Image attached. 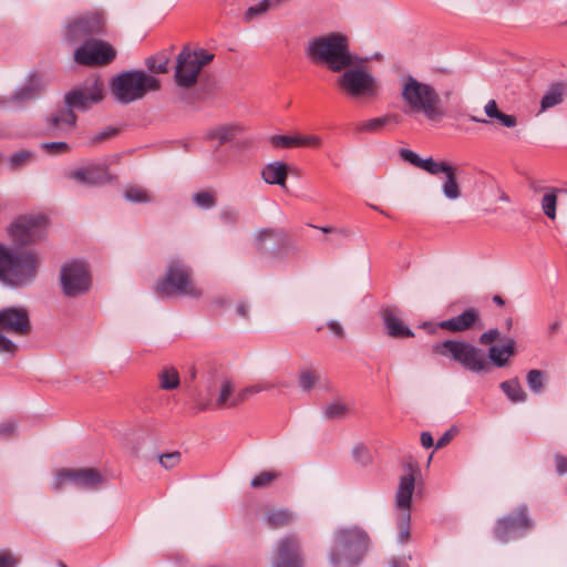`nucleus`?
I'll return each mask as SVG.
<instances>
[{
	"mask_svg": "<svg viewBox=\"0 0 567 567\" xmlns=\"http://www.w3.org/2000/svg\"><path fill=\"white\" fill-rule=\"evenodd\" d=\"M433 352L451 357L464 369L474 373H488L491 371L484 351L471 342L461 340H445L433 344Z\"/></svg>",
	"mask_w": 567,
	"mask_h": 567,
	"instance_id": "9",
	"label": "nucleus"
},
{
	"mask_svg": "<svg viewBox=\"0 0 567 567\" xmlns=\"http://www.w3.org/2000/svg\"><path fill=\"white\" fill-rule=\"evenodd\" d=\"M532 528L533 522L527 515V506L522 505L516 514L498 519L494 533L499 542L507 543L523 537Z\"/></svg>",
	"mask_w": 567,
	"mask_h": 567,
	"instance_id": "16",
	"label": "nucleus"
},
{
	"mask_svg": "<svg viewBox=\"0 0 567 567\" xmlns=\"http://www.w3.org/2000/svg\"><path fill=\"white\" fill-rule=\"evenodd\" d=\"M457 433V430L455 427H452L450 430H447L436 442L435 444V447L436 449H441L443 446H445L452 439L453 436Z\"/></svg>",
	"mask_w": 567,
	"mask_h": 567,
	"instance_id": "58",
	"label": "nucleus"
},
{
	"mask_svg": "<svg viewBox=\"0 0 567 567\" xmlns=\"http://www.w3.org/2000/svg\"><path fill=\"white\" fill-rule=\"evenodd\" d=\"M421 444L425 449H430L434 445L433 436L430 432H422L421 433Z\"/></svg>",
	"mask_w": 567,
	"mask_h": 567,
	"instance_id": "61",
	"label": "nucleus"
},
{
	"mask_svg": "<svg viewBox=\"0 0 567 567\" xmlns=\"http://www.w3.org/2000/svg\"><path fill=\"white\" fill-rule=\"evenodd\" d=\"M556 206H557V189L551 188L550 192L546 193L542 198V209L544 214L550 218H556Z\"/></svg>",
	"mask_w": 567,
	"mask_h": 567,
	"instance_id": "39",
	"label": "nucleus"
},
{
	"mask_svg": "<svg viewBox=\"0 0 567 567\" xmlns=\"http://www.w3.org/2000/svg\"><path fill=\"white\" fill-rule=\"evenodd\" d=\"M357 63L343 69L336 79L340 92L355 101L374 100L380 94V82L367 68Z\"/></svg>",
	"mask_w": 567,
	"mask_h": 567,
	"instance_id": "7",
	"label": "nucleus"
},
{
	"mask_svg": "<svg viewBox=\"0 0 567 567\" xmlns=\"http://www.w3.org/2000/svg\"><path fill=\"white\" fill-rule=\"evenodd\" d=\"M0 330L16 336L29 334L31 322L27 309L18 306L2 308L0 310Z\"/></svg>",
	"mask_w": 567,
	"mask_h": 567,
	"instance_id": "21",
	"label": "nucleus"
},
{
	"mask_svg": "<svg viewBox=\"0 0 567 567\" xmlns=\"http://www.w3.org/2000/svg\"><path fill=\"white\" fill-rule=\"evenodd\" d=\"M544 372L540 370H530L527 373L526 381L529 390L534 393H540L544 388Z\"/></svg>",
	"mask_w": 567,
	"mask_h": 567,
	"instance_id": "43",
	"label": "nucleus"
},
{
	"mask_svg": "<svg viewBox=\"0 0 567 567\" xmlns=\"http://www.w3.org/2000/svg\"><path fill=\"white\" fill-rule=\"evenodd\" d=\"M168 63L169 59L163 53L148 56L145 60L147 69L155 74L166 73L168 71Z\"/></svg>",
	"mask_w": 567,
	"mask_h": 567,
	"instance_id": "38",
	"label": "nucleus"
},
{
	"mask_svg": "<svg viewBox=\"0 0 567 567\" xmlns=\"http://www.w3.org/2000/svg\"><path fill=\"white\" fill-rule=\"evenodd\" d=\"M2 331L3 330H0V352L13 355L18 347L11 339L6 337Z\"/></svg>",
	"mask_w": 567,
	"mask_h": 567,
	"instance_id": "52",
	"label": "nucleus"
},
{
	"mask_svg": "<svg viewBox=\"0 0 567 567\" xmlns=\"http://www.w3.org/2000/svg\"><path fill=\"white\" fill-rule=\"evenodd\" d=\"M124 197L126 200L134 204L150 203L151 196L147 192L140 187H130L124 192Z\"/></svg>",
	"mask_w": 567,
	"mask_h": 567,
	"instance_id": "44",
	"label": "nucleus"
},
{
	"mask_svg": "<svg viewBox=\"0 0 567 567\" xmlns=\"http://www.w3.org/2000/svg\"><path fill=\"white\" fill-rule=\"evenodd\" d=\"M305 54L313 64L323 65L333 73H340L348 66L365 61L351 52L349 38L341 32L310 38L306 43Z\"/></svg>",
	"mask_w": 567,
	"mask_h": 567,
	"instance_id": "2",
	"label": "nucleus"
},
{
	"mask_svg": "<svg viewBox=\"0 0 567 567\" xmlns=\"http://www.w3.org/2000/svg\"><path fill=\"white\" fill-rule=\"evenodd\" d=\"M328 329L338 338L342 339L344 337V330L342 324L337 320H329L327 322Z\"/></svg>",
	"mask_w": 567,
	"mask_h": 567,
	"instance_id": "59",
	"label": "nucleus"
},
{
	"mask_svg": "<svg viewBox=\"0 0 567 567\" xmlns=\"http://www.w3.org/2000/svg\"><path fill=\"white\" fill-rule=\"evenodd\" d=\"M286 238V234L281 229H275V228H262L256 231L255 234V240L258 249H262L264 244L267 239H274L277 243L284 241Z\"/></svg>",
	"mask_w": 567,
	"mask_h": 567,
	"instance_id": "36",
	"label": "nucleus"
},
{
	"mask_svg": "<svg viewBox=\"0 0 567 567\" xmlns=\"http://www.w3.org/2000/svg\"><path fill=\"white\" fill-rule=\"evenodd\" d=\"M240 403L241 401L238 400V393L235 394L234 384L228 379L221 381L219 392L215 401L204 399L200 394L195 399V406L198 412L214 409H229L237 406Z\"/></svg>",
	"mask_w": 567,
	"mask_h": 567,
	"instance_id": "22",
	"label": "nucleus"
},
{
	"mask_svg": "<svg viewBox=\"0 0 567 567\" xmlns=\"http://www.w3.org/2000/svg\"><path fill=\"white\" fill-rule=\"evenodd\" d=\"M394 118H395L394 115H389V114L380 116V117H373V118H370V120L359 123L357 125V130L359 132H364V133H370V134L379 133L389 123H391V121Z\"/></svg>",
	"mask_w": 567,
	"mask_h": 567,
	"instance_id": "35",
	"label": "nucleus"
},
{
	"mask_svg": "<svg viewBox=\"0 0 567 567\" xmlns=\"http://www.w3.org/2000/svg\"><path fill=\"white\" fill-rule=\"evenodd\" d=\"M19 558L10 550H0V567H18Z\"/></svg>",
	"mask_w": 567,
	"mask_h": 567,
	"instance_id": "51",
	"label": "nucleus"
},
{
	"mask_svg": "<svg viewBox=\"0 0 567 567\" xmlns=\"http://www.w3.org/2000/svg\"><path fill=\"white\" fill-rule=\"evenodd\" d=\"M45 235L43 216H22L9 228V236L17 245H29L41 240Z\"/></svg>",
	"mask_w": 567,
	"mask_h": 567,
	"instance_id": "17",
	"label": "nucleus"
},
{
	"mask_svg": "<svg viewBox=\"0 0 567 567\" xmlns=\"http://www.w3.org/2000/svg\"><path fill=\"white\" fill-rule=\"evenodd\" d=\"M556 471L559 475L567 474V458L561 454L555 455Z\"/></svg>",
	"mask_w": 567,
	"mask_h": 567,
	"instance_id": "60",
	"label": "nucleus"
},
{
	"mask_svg": "<svg viewBox=\"0 0 567 567\" xmlns=\"http://www.w3.org/2000/svg\"><path fill=\"white\" fill-rule=\"evenodd\" d=\"M192 268L182 259L173 258L165 271V276L156 284V292L162 297L174 293L198 299L203 291L192 280Z\"/></svg>",
	"mask_w": 567,
	"mask_h": 567,
	"instance_id": "8",
	"label": "nucleus"
},
{
	"mask_svg": "<svg viewBox=\"0 0 567 567\" xmlns=\"http://www.w3.org/2000/svg\"><path fill=\"white\" fill-rule=\"evenodd\" d=\"M297 515L288 508H276L265 515V522L272 528L286 527L296 522Z\"/></svg>",
	"mask_w": 567,
	"mask_h": 567,
	"instance_id": "30",
	"label": "nucleus"
},
{
	"mask_svg": "<svg viewBox=\"0 0 567 567\" xmlns=\"http://www.w3.org/2000/svg\"><path fill=\"white\" fill-rule=\"evenodd\" d=\"M163 390H174L179 385V374L175 368H165L158 375Z\"/></svg>",
	"mask_w": 567,
	"mask_h": 567,
	"instance_id": "37",
	"label": "nucleus"
},
{
	"mask_svg": "<svg viewBox=\"0 0 567 567\" xmlns=\"http://www.w3.org/2000/svg\"><path fill=\"white\" fill-rule=\"evenodd\" d=\"M501 338V332L498 329H489L481 334L480 342L482 344H492L494 341Z\"/></svg>",
	"mask_w": 567,
	"mask_h": 567,
	"instance_id": "55",
	"label": "nucleus"
},
{
	"mask_svg": "<svg viewBox=\"0 0 567 567\" xmlns=\"http://www.w3.org/2000/svg\"><path fill=\"white\" fill-rule=\"evenodd\" d=\"M47 86L48 81L42 74L31 72L11 94L0 100V104L9 107H22L29 102L38 100Z\"/></svg>",
	"mask_w": 567,
	"mask_h": 567,
	"instance_id": "13",
	"label": "nucleus"
},
{
	"mask_svg": "<svg viewBox=\"0 0 567 567\" xmlns=\"http://www.w3.org/2000/svg\"><path fill=\"white\" fill-rule=\"evenodd\" d=\"M214 54L205 49L190 50L185 47L176 58L175 82L183 89L196 84L200 70L210 63Z\"/></svg>",
	"mask_w": 567,
	"mask_h": 567,
	"instance_id": "11",
	"label": "nucleus"
},
{
	"mask_svg": "<svg viewBox=\"0 0 567 567\" xmlns=\"http://www.w3.org/2000/svg\"><path fill=\"white\" fill-rule=\"evenodd\" d=\"M275 388V383H271V382H267V383H256V384H252V385H249V386H246L244 389H241L239 392H238V400L243 402H245L246 400L249 399V396L254 395V394H257V393H260L262 391H267V390H270Z\"/></svg>",
	"mask_w": 567,
	"mask_h": 567,
	"instance_id": "41",
	"label": "nucleus"
},
{
	"mask_svg": "<svg viewBox=\"0 0 567 567\" xmlns=\"http://www.w3.org/2000/svg\"><path fill=\"white\" fill-rule=\"evenodd\" d=\"M69 178L80 185L96 187L112 181L107 164L102 161L85 163L68 174Z\"/></svg>",
	"mask_w": 567,
	"mask_h": 567,
	"instance_id": "19",
	"label": "nucleus"
},
{
	"mask_svg": "<svg viewBox=\"0 0 567 567\" xmlns=\"http://www.w3.org/2000/svg\"><path fill=\"white\" fill-rule=\"evenodd\" d=\"M41 259L34 250H17L0 244V282L27 288L38 278Z\"/></svg>",
	"mask_w": 567,
	"mask_h": 567,
	"instance_id": "4",
	"label": "nucleus"
},
{
	"mask_svg": "<svg viewBox=\"0 0 567 567\" xmlns=\"http://www.w3.org/2000/svg\"><path fill=\"white\" fill-rule=\"evenodd\" d=\"M17 429L16 422L8 420L0 423V436H10L14 434Z\"/></svg>",
	"mask_w": 567,
	"mask_h": 567,
	"instance_id": "57",
	"label": "nucleus"
},
{
	"mask_svg": "<svg viewBox=\"0 0 567 567\" xmlns=\"http://www.w3.org/2000/svg\"><path fill=\"white\" fill-rule=\"evenodd\" d=\"M444 175L441 185L443 196L447 200H457L462 196L461 186L457 181V167L447 161H437L430 175Z\"/></svg>",
	"mask_w": 567,
	"mask_h": 567,
	"instance_id": "23",
	"label": "nucleus"
},
{
	"mask_svg": "<svg viewBox=\"0 0 567 567\" xmlns=\"http://www.w3.org/2000/svg\"><path fill=\"white\" fill-rule=\"evenodd\" d=\"M468 120L471 122H474V123H481V124H488L489 121L486 120V118H483V117H478V116H475V115H470L468 116Z\"/></svg>",
	"mask_w": 567,
	"mask_h": 567,
	"instance_id": "64",
	"label": "nucleus"
},
{
	"mask_svg": "<svg viewBox=\"0 0 567 567\" xmlns=\"http://www.w3.org/2000/svg\"><path fill=\"white\" fill-rule=\"evenodd\" d=\"M280 474L276 471H264L255 475L250 481V486L254 488H264L277 480Z\"/></svg>",
	"mask_w": 567,
	"mask_h": 567,
	"instance_id": "40",
	"label": "nucleus"
},
{
	"mask_svg": "<svg viewBox=\"0 0 567 567\" xmlns=\"http://www.w3.org/2000/svg\"><path fill=\"white\" fill-rule=\"evenodd\" d=\"M105 478L94 468L62 470L52 481V489L60 491L70 485L80 489L93 491L103 484Z\"/></svg>",
	"mask_w": 567,
	"mask_h": 567,
	"instance_id": "14",
	"label": "nucleus"
},
{
	"mask_svg": "<svg viewBox=\"0 0 567 567\" xmlns=\"http://www.w3.org/2000/svg\"><path fill=\"white\" fill-rule=\"evenodd\" d=\"M272 567H302V554L298 536L287 534L281 537L275 548Z\"/></svg>",
	"mask_w": 567,
	"mask_h": 567,
	"instance_id": "20",
	"label": "nucleus"
},
{
	"mask_svg": "<svg viewBox=\"0 0 567 567\" xmlns=\"http://www.w3.org/2000/svg\"><path fill=\"white\" fill-rule=\"evenodd\" d=\"M159 80L144 70H125L110 81V90L120 104H131L142 100L147 93L159 89Z\"/></svg>",
	"mask_w": 567,
	"mask_h": 567,
	"instance_id": "6",
	"label": "nucleus"
},
{
	"mask_svg": "<svg viewBox=\"0 0 567 567\" xmlns=\"http://www.w3.org/2000/svg\"><path fill=\"white\" fill-rule=\"evenodd\" d=\"M236 313L243 318L248 316V305L246 302H239L236 306Z\"/></svg>",
	"mask_w": 567,
	"mask_h": 567,
	"instance_id": "62",
	"label": "nucleus"
},
{
	"mask_svg": "<svg viewBox=\"0 0 567 567\" xmlns=\"http://www.w3.org/2000/svg\"><path fill=\"white\" fill-rule=\"evenodd\" d=\"M40 148L51 155L64 154L70 151V146L68 143L58 141V142H43L40 144Z\"/></svg>",
	"mask_w": 567,
	"mask_h": 567,
	"instance_id": "46",
	"label": "nucleus"
},
{
	"mask_svg": "<svg viewBox=\"0 0 567 567\" xmlns=\"http://www.w3.org/2000/svg\"><path fill=\"white\" fill-rule=\"evenodd\" d=\"M399 84L405 114H422L429 121H436L445 115L441 95L431 83L412 74H402Z\"/></svg>",
	"mask_w": 567,
	"mask_h": 567,
	"instance_id": "3",
	"label": "nucleus"
},
{
	"mask_svg": "<svg viewBox=\"0 0 567 567\" xmlns=\"http://www.w3.org/2000/svg\"><path fill=\"white\" fill-rule=\"evenodd\" d=\"M288 175V165L284 162L275 161L265 165L261 171V178L266 184L286 187Z\"/></svg>",
	"mask_w": 567,
	"mask_h": 567,
	"instance_id": "27",
	"label": "nucleus"
},
{
	"mask_svg": "<svg viewBox=\"0 0 567 567\" xmlns=\"http://www.w3.org/2000/svg\"><path fill=\"white\" fill-rule=\"evenodd\" d=\"M219 218L226 225H235L238 221V213L231 209H223L219 213Z\"/></svg>",
	"mask_w": 567,
	"mask_h": 567,
	"instance_id": "56",
	"label": "nucleus"
},
{
	"mask_svg": "<svg viewBox=\"0 0 567 567\" xmlns=\"http://www.w3.org/2000/svg\"><path fill=\"white\" fill-rule=\"evenodd\" d=\"M368 545L369 536L362 528H339L333 534L329 561L332 567H355L363 558Z\"/></svg>",
	"mask_w": 567,
	"mask_h": 567,
	"instance_id": "5",
	"label": "nucleus"
},
{
	"mask_svg": "<svg viewBox=\"0 0 567 567\" xmlns=\"http://www.w3.org/2000/svg\"><path fill=\"white\" fill-rule=\"evenodd\" d=\"M417 466L409 463L404 466V475L400 477L395 492L396 526L399 529L396 542L405 544L410 539L411 504L415 487L414 473Z\"/></svg>",
	"mask_w": 567,
	"mask_h": 567,
	"instance_id": "10",
	"label": "nucleus"
},
{
	"mask_svg": "<svg viewBox=\"0 0 567 567\" xmlns=\"http://www.w3.org/2000/svg\"><path fill=\"white\" fill-rule=\"evenodd\" d=\"M478 319V311L475 308H468L456 317L441 321L439 327L452 332H462L472 328Z\"/></svg>",
	"mask_w": 567,
	"mask_h": 567,
	"instance_id": "26",
	"label": "nucleus"
},
{
	"mask_svg": "<svg viewBox=\"0 0 567 567\" xmlns=\"http://www.w3.org/2000/svg\"><path fill=\"white\" fill-rule=\"evenodd\" d=\"M484 113L488 118L498 121L499 124L503 125L504 127L511 128L516 126L517 124L516 116L501 112L497 107L495 100H489L484 105Z\"/></svg>",
	"mask_w": 567,
	"mask_h": 567,
	"instance_id": "32",
	"label": "nucleus"
},
{
	"mask_svg": "<svg viewBox=\"0 0 567 567\" xmlns=\"http://www.w3.org/2000/svg\"><path fill=\"white\" fill-rule=\"evenodd\" d=\"M322 411L327 420H341L349 415L350 406L344 401L337 399L323 405Z\"/></svg>",
	"mask_w": 567,
	"mask_h": 567,
	"instance_id": "34",
	"label": "nucleus"
},
{
	"mask_svg": "<svg viewBox=\"0 0 567 567\" xmlns=\"http://www.w3.org/2000/svg\"><path fill=\"white\" fill-rule=\"evenodd\" d=\"M269 141L276 147H297V135H271Z\"/></svg>",
	"mask_w": 567,
	"mask_h": 567,
	"instance_id": "50",
	"label": "nucleus"
},
{
	"mask_svg": "<svg viewBox=\"0 0 567 567\" xmlns=\"http://www.w3.org/2000/svg\"><path fill=\"white\" fill-rule=\"evenodd\" d=\"M318 381V377L309 370H303L299 375V385L303 391H310L316 382Z\"/></svg>",
	"mask_w": 567,
	"mask_h": 567,
	"instance_id": "49",
	"label": "nucleus"
},
{
	"mask_svg": "<svg viewBox=\"0 0 567 567\" xmlns=\"http://www.w3.org/2000/svg\"><path fill=\"white\" fill-rule=\"evenodd\" d=\"M567 95V82H557L551 84L544 96L540 100V111L545 112L558 104H560L564 100V96Z\"/></svg>",
	"mask_w": 567,
	"mask_h": 567,
	"instance_id": "28",
	"label": "nucleus"
},
{
	"mask_svg": "<svg viewBox=\"0 0 567 567\" xmlns=\"http://www.w3.org/2000/svg\"><path fill=\"white\" fill-rule=\"evenodd\" d=\"M270 8L269 0H261L257 4L249 7L244 13V20L250 22L256 16L266 13Z\"/></svg>",
	"mask_w": 567,
	"mask_h": 567,
	"instance_id": "47",
	"label": "nucleus"
},
{
	"mask_svg": "<svg viewBox=\"0 0 567 567\" xmlns=\"http://www.w3.org/2000/svg\"><path fill=\"white\" fill-rule=\"evenodd\" d=\"M103 99V84L97 79L85 81L64 95V106L56 109L45 120L47 134L63 137L71 134L76 125L75 110L85 111Z\"/></svg>",
	"mask_w": 567,
	"mask_h": 567,
	"instance_id": "1",
	"label": "nucleus"
},
{
	"mask_svg": "<svg viewBox=\"0 0 567 567\" xmlns=\"http://www.w3.org/2000/svg\"><path fill=\"white\" fill-rule=\"evenodd\" d=\"M116 132H117L116 128L109 126V127L103 128L101 132L92 135L90 140L92 143H101V142L106 141L110 137L114 136L116 134Z\"/></svg>",
	"mask_w": 567,
	"mask_h": 567,
	"instance_id": "54",
	"label": "nucleus"
},
{
	"mask_svg": "<svg viewBox=\"0 0 567 567\" xmlns=\"http://www.w3.org/2000/svg\"><path fill=\"white\" fill-rule=\"evenodd\" d=\"M250 144H251V140L244 138V140L236 141L234 146L238 150H246L250 146Z\"/></svg>",
	"mask_w": 567,
	"mask_h": 567,
	"instance_id": "63",
	"label": "nucleus"
},
{
	"mask_svg": "<svg viewBox=\"0 0 567 567\" xmlns=\"http://www.w3.org/2000/svg\"><path fill=\"white\" fill-rule=\"evenodd\" d=\"M32 156H33V153L30 151H25V150L19 151V152L11 154L8 157L7 164H8L9 168L18 169L21 166L29 163L31 161Z\"/></svg>",
	"mask_w": 567,
	"mask_h": 567,
	"instance_id": "42",
	"label": "nucleus"
},
{
	"mask_svg": "<svg viewBox=\"0 0 567 567\" xmlns=\"http://www.w3.org/2000/svg\"><path fill=\"white\" fill-rule=\"evenodd\" d=\"M195 205L202 209H210L216 205V199L210 192H199L193 197Z\"/></svg>",
	"mask_w": 567,
	"mask_h": 567,
	"instance_id": "45",
	"label": "nucleus"
},
{
	"mask_svg": "<svg viewBox=\"0 0 567 567\" xmlns=\"http://www.w3.org/2000/svg\"><path fill=\"white\" fill-rule=\"evenodd\" d=\"M181 454L178 452L167 453L159 456V463L165 468H173L179 463Z\"/></svg>",
	"mask_w": 567,
	"mask_h": 567,
	"instance_id": "53",
	"label": "nucleus"
},
{
	"mask_svg": "<svg viewBox=\"0 0 567 567\" xmlns=\"http://www.w3.org/2000/svg\"><path fill=\"white\" fill-rule=\"evenodd\" d=\"M104 18L100 12L80 16L65 27L64 38L71 44L94 40L93 37L102 33Z\"/></svg>",
	"mask_w": 567,
	"mask_h": 567,
	"instance_id": "15",
	"label": "nucleus"
},
{
	"mask_svg": "<svg viewBox=\"0 0 567 567\" xmlns=\"http://www.w3.org/2000/svg\"><path fill=\"white\" fill-rule=\"evenodd\" d=\"M244 132L239 124H227L207 132V140H217L219 145L235 141L236 136Z\"/></svg>",
	"mask_w": 567,
	"mask_h": 567,
	"instance_id": "29",
	"label": "nucleus"
},
{
	"mask_svg": "<svg viewBox=\"0 0 567 567\" xmlns=\"http://www.w3.org/2000/svg\"><path fill=\"white\" fill-rule=\"evenodd\" d=\"M322 138L319 135L297 134V147L319 148L322 146Z\"/></svg>",
	"mask_w": 567,
	"mask_h": 567,
	"instance_id": "48",
	"label": "nucleus"
},
{
	"mask_svg": "<svg viewBox=\"0 0 567 567\" xmlns=\"http://www.w3.org/2000/svg\"><path fill=\"white\" fill-rule=\"evenodd\" d=\"M499 388L513 403H520L526 401L527 395L517 378L502 382Z\"/></svg>",
	"mask_w": 567,
	"mask_h": 567,
	"instance_id": "33",
	"label": "nucleus"
},
{
	"mask_svg": "<svg viewBox=\"0 0 567 567\" xmlns=\"http://www.w3.org/2000/svg\"><path fill=\"white\" fill-rule=\"evenodd\" d=\"M382 320L386 332L392 338H411L413 331L404 326L399 318V309L396 307H386L381 311Z\"/></svg>",
	"mask_w": 567,
	"mask_h": 567,
	"instance_id": "24",
	"label": "nucleus"
},
{
	"mask_svg": "<svg viewBox=\"0 0 567 567\" xmlns=\"http://www.w3.org/2000/svg\"><path fill=\"white\" fill-rule=\"evenodd\" d=\"M503 346L492 344L488 348L487 361L489 367L504 368L515 354L516 341L513 338H505Z\"/></svg>",
	"mask_w": 567,
	"mask_h": 567,
	"instance_id": "25",
	"label": "nucleus"
},
{
	"mask_svg": "<svg viewBox=\"0 0 567 567\" xmlns=\"http://www.w3.org/2000/svg\"><path fill=\"white\" fill-rule=\"evenodd\" d=\"M62 293L68 298H78L87 293L92 287V277L87 265L81 260H68L59 272Z\"/></svg>",
	"mask_w": 567,
	"mask_h": 567,
	"instance_id": "12",
	"label": "nucleus"
},
{
	"mask_svg": "<svg viewBox=\"0 0 567 567\" xmlns=\"http://www.w3.org/2000/svg\"><path fill=\"white\" fill-rule=\"evenodd\" d=\"M399 155L403 161L425 171L427 174L432 172L433 167L437 163V161H435L433 157L422 158L415 152L409 148H400Z\"/></svg>",
	"mask_w": 567,
	"mask_h": 567,
	"instance_id": "31",
	"label": "nucleus"
},
{
	"mask_svg": "<svg viewBox=\"0 0 567 567\" xmlns=\"http://www.w3.org/2000/svg\"><path fill=\"white\" fill-rule=\"evenodd\" d=\"M115 56V50L111 44L95 39L85 41L74 51V61L82 65L109 64Z\"/></svg>",
	"mask_w": 567,
	"mask_h": 567,
	"instance_id": "18",
	"label": "nucleus"
}]
</instances>
